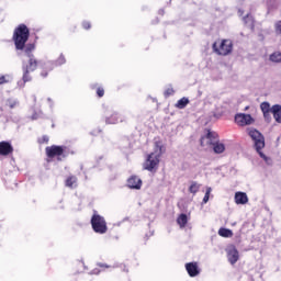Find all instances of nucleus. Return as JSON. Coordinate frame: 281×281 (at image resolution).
Segmentation results:
<instances>
[{"instance_id":"nucleus-16","label":"nucleus","mask_w":281,"mask_h":281,"mask_svg":"<svg viewBox=\"0 0 281 281\" xmlns=\"http://www.w3.org/2000/svg\"><path fill=\"white\" fill-rule=\"evenodd\" d=\"M271 113L278 124H281V105L274 104L271 106Z\"/></svg>"},{"instance_id":"nucleus-9","label":"nucleus","mask_w":281,"mask_h":281,"mask_svg":"<svg viewBox=\"0 0 281 281\" xmlns=\"http://www.w3.org/2000/svg\"><path fill=\"white\" fill-rule=\"evenodd\" d=\"M218 142L216 132L207 131L206 135L201 137V146H214Z\"/></svg>"},{"instance_id":"nucleus-30","label":"nucleus","mask_w":281,"mask_h":281,"mask_svg":"<svg viewBox=\"0 0 281 281\" xmlns=\"http://www.w3.org/2000/svg\"><path fill=\"white\" fill-rule=\"evenodd\" d=\"M97 95L99 98H103L104 97V88H98L97 89Z\"/></svg>"},{"instance_id":"nucleus-23","label":"nucleus","mask_w":281,"mask_h":281,"mask_svg":"<svg viewBox=\"0 0 281 281\" xmlns=\"http://www.w3.org/2000/svg\"><path fill=\"white\" fill-rule=\"evenodd\" d=\"M200 189L201 184L192 182L191 186L189 187V192H191V194H196V192H199Z\"/></svg>"},{"instance_id":"nucleus-37","label":"nucleus","mask_w":281,"mask_h":281,"mask_svg":"<svg viewBox=\"0 0 281 281\" xmlns=\"http://www.w3.org/2000/svg\"><path fill=\"white\" fill-rule=\"evenodd\" d=\"M126 272H128V269H125Z\"/></svg>"},{"instance_id":"nucleus-24","label":"nucleus","mask_w":281,"mask_h":281,"mask_svg":"<svg viewBox=\"0 0 281 281\" xmlns=\"http://www.w3.org/2000/svg\"><path fill=\"white\" fill-rule=\"evenodd\" d=\"M244 23L245 25H247L248 27H254V16H251V14H247L244 18Z\"/></svg>"},{"instance_id":"nucleus-26","label":"nucleus","mask_w":281,"mask_h":281,"mask_svg":"<svg viewBox=\"0 0 281 281\" xmlns=\"http://www.w3.org/2000/svg\"><path fill=\"white\" fill-rule=\"evenodd\" d=\"M19 104V100H16V99H9L8 101H7V106L9 108V109H16V105Z\"/></svg>"},{"instance_id":"nucleus-14","label":"nucleus","mask_w":281,"mask_h":281,"mask_svg":"<svg viewBox=\"0 0 281 281\" xmlns=\"http://www.w3.org/2000/svg\"><path fill=\"white\" fill-rule=\"evenodd\" d=\"M235 203L237 205H246V203H249V198L247 196V193L236 192L235 193Z\"/></svg>"},{"instance_id":"nucleus-35","label":"nucleus","mask_w":281,"mask_h":281,"mask_svg":"<svg viewBox=\"0 0 281 281\" xmlns=\"http://www.w3.org/2000/svg\"><path fill=\"white\" fill-rule=\"evenodd\" d=\"M43 142H49V137L48 136H43Z\"/></svg>"},{"instance_id":"nucleus-22","label":"nucleus","mask_w":281,"mask_h":281,"mask_svg":"<svg viewBox=\"0 0 281 281\" xmlns=\"http://www.w3.org/2000/svg\"><path fill=\"white\" fill-rule=\"evenodd\" d=\"M271 63H281V53L274 52L270 55Z\"/></svg>"},{"instance_id":"nucleus-12","label":"nucleus","mask_w":281,"mask_h":281,"mask_svg":"<svg viewBox=\"0 0 281 281\" xmlns=\"http://www.w3.org/2000/svg\"><path fill=\"white\" fill-rule=\"evenodd\" d=\"M227 251V258H228V262H231L232 265H236L238 262V250L236 249V247L231 246L226 249Z\"/></svg>"},{"instance_id":"nucleus-33","label":"nucleus","mask_w":281,"mask_h":281,"mask_svg":"<svg viewBox=\"0 0 281 281\" xmlns=\"http://www.w3.org/2000/svg\"><path fill=\"white\" fill-rule=\"evenodd\" d=\"M90 273L91 276H100V269L95 268Z\"/></svg>"},{"instance_id":"nucleus-7","label":"nucleus","mask_w":281,"mask_h":281,"mask_svg":"<svg viewBox=\"0 0 281 281\" xmlns=\"http://www.w3.org/2000/svg\"><path fill=\"white\" fill-rule=\"evenodd\" d=\"M66 150H67V147L65 146L53 145L50 147H46V155L47 157H50V158L57 157V159L60 160V157H65Z\"/></svg>"},{"instance_id":"nucleus-25","label":"nucleus","mask_w":281,"mask_h":281,"mask_svg":"<svg viewBox=\"0 0 281 281\" xmlns=\"http://www.w3.org/2000/svg\"><path fill=\"white\" fill-rule=\"evenodd\" d=\"M260 109L262 113H271V104H269V102H262Z\"/></svg>"},{"instance_id":"nucleus-27","label":"nucleus","mask_w":281,"mask_h":281,"mask_svg":"<svg viewBox=\"0 0 281 281\" xmlns=\"http://www.w3.org/2000/svg\"><path fill=\"white\" fill-rule=\"evenodd\" d=\"M12 80L10 75L0 76V85H8Z\"/></svg>"},{"instance_id":"nucleus-1","label":"nucleus","mask_w":281,"mask_h":281,"mask_svg":"<svg viewBox=\"0 0 281 281\" xmlns=\"http://www.w3.org/2000/svg\"><path fill=\"white\" fill-rule=\"evenodd\" d=\"M30 38V30L25 24H21L15 29L13 34V41L15 49L23 52L22 56V80L18 81L19 89L25 88L26 82H32V71H36L38 68V60L34 56V44H26ZM26 44V45H25Z\"/></svg>"},{"instance_id":"nucleus-3","label":"nucleus","mask_w":281,"mask_h":281,"mask_svg":"<svg viewBox=\"0 0 281 281\" xmlns=\"http://www.w3.org/2000/svg\"><path fill=\"white\" fill-rule=\"evenodd\" d=\"M247 131L261 159L266 160V164H271V158L267 157L263 153H261V149L265 148V136H262V133H260L256 128H248Z\"/></svg>"},{"instance_id":"nucleus-29","label":"nucleus","mask_w":281,"mask_h":281,"mask_svg":"<svg viewBox=\"0 0 281 281\" xmlns=\"http://www.w3.org/2000/svg\"><path fill=\"white\" fill-rule=\"evenodd\" d=\"M82 27H83V30H91V22L83 21L82 22Z\"/></svg>"},{"instance_id":"nucleus-13","label":"nucleus","mask_w":281,"mask_h":281,"mask_svg":"<svg viewBox=\"0 0 281 281\" xmlns=\"http://www.w3.org/2000/svg\"><path fill=\"white\" fill-rule=\"evenodd\" d=\"M186 270L190 278H196L201 271L199 270V265L196 262L186 263Z\"/></svg>"},{"instance_id":"nucleus-18","label":"nucleus","mask_w":281,"mask_h":281,"mask_svg":"<svg viewBox=\"0 0 281 281\" xmlns=\"http://www.w3.org/2000/svg\"><path fill=\"white\" fill-rule=\"evenodd\" d=\"M218 236H222V238H232V236H234V233L229 228H220Z\"/></svg>"},{"instance_id":"nucleus-28","label":"nucleus","mask_w":281,"mask_h":281,"mask_svg":"<svg viewBox=\"0 0 281 281\" xmlns=\"http://www.w3.org/2000/svg\"><path fill=\"white\" fill-rule=\"evenodd\" d=\"M210 194H212V188L207 187L202 203L205 204L210 201Z\"/></svg>"},{"instance_id":"nucleus-34","label":"nucleus","mask_w":281,"mask_h":281,"mask_svg":"<svg viewBox=\"0 0 281 281\" xmlns=\"http://www.w3.org/2000/svg\"><path fill=\"white\" fill-rule=\"evenodd\" d=\"M172 93H175V90L170 88L165 91V95H172Z\"/></svg>"},{"instance_id":"nucleus-31","label":"nucleus","mask_w":281,"mask_h":281,"mask_svg":"<svg viewBox=\"0 0 281 281\" xmlns=\"http://www.w3.org/2000/svg\"><path fill=\"white\" fill-rule=\"evenodd\" d=\"M276 32L281 35V20L276 23Z\"/></svg>"},{"instance_id":"nucleus-11","label":"nucleus","mask_w":281,"mask_h":281,"mask_svg":"<svg viewBox=\"0 0 281 281\" xmlns=\"http://www.w3.org/2000/svg\"><path fill=\"white\" fill-rule=\"evenodd\" d=\"M119 122H126V116L117 112H113L110 116L105 119L106 124H117Z\"/></svg>"},{"instance_id":"nucleus-17","label":"nucleus","mask_w":281,"mask_h":281,"mask_svg":"<svg viewBox=\"0 0 281 281\" xmlns=\"http://www.w3.org/2000/svg\"><path fill=\"white\" fill-rule=\"evenodd\" d=\"M67 188H78V178L76 176H70L66 179Z\"/></svg>"},{"instance_id":"nucleus-2","label":"nucleus","mask_w":281,"mask_h":281,"mask_svg":"<svg viewBox=\"0 0 281 281\" xmlns=\"http://www.w3.org/2000/svg\"><path fill=\"white\" fill-rule=\"evenodd\" d=\"M164 153H166V148H164L161 142H156L154 151L147 155V158L143 165L144 170H148V172H157L159 161Z\"/></svg>"},{"instance_id":"nucleus-32","label":"nucleus","mask_w":281,"mask_h":281,"mask_svg":"<svg viewBox=\"0 0 281 281\" xmlns=\"http://www.w3.org/2000/svg\"><path fill=\"white\" fill-rule=\"evenodd\" d=\"M263 117L267 122H271V112H263Z\"/></svg>"},{"instance_id":"nucleus-19","label":"nucleus","mask_w":281,"mask_h":281,"mask_svg":"<svg viewBox=\"0 0 281 281\" xmlns=\"http://www.w3.org/2000/svg\"><path fill=\"white\" fill-rule=\"evenodd\" d=\"M188 104H190V99L183 97L180 100H178V102L176 103V108L177 109H186V106H188Z\"/></svg>"},{"instance_id":"nucleus-10","label":"nucleus","mask_w":281,"mask_h":281,"mask_svg":"<svg viewBox=\"0 0 281 281\" xmlns=\"http://www.w3.org/2000/svg\"><path fill=\"white\" fill-rule=\"evenodd\" d=\"M127 188L131 190H142V179L137 176H131L127 179Z\"/></svg>"},{"instance_id":"nucleus-36","label":"nucleus","mask_w":281,"mask_h":281,"mask_svg":"<svg viewBox=\"0 0 281 281\" xmlns=\"http://www.w3.org/2000/svg\"><path fill=\"white\" fill-rule=\"evenodd\" d=\"M238 13L241 15L243 14V10H239Z\"/></svg>"},{"instance_id":"nucleus-5","label":"nucleus","mask_w":281,"mask_h":281,"mask_svg":"<svg viewBox=\"0 0 281 281\" xmlns=\"http://www.w3.org/2000/svg\"><path fill=\"white\" fill-rule=\"evenodd\" d=\"M91 226L95 234H106L109 226H106V220L100 214L94 213L91 217Z\"/></svg>"},{"instance_id":"nucleus-21","label":"nucleus","mask_w":281,"mask_h":281,"mask_svg":"<svg viewBox=\"0 0 281 281\" xmlns=\"http://www.w3.org/2000/svg\"><path fill=\"white\" fill-rule=\"evenodd\" d=\"M213 150L217 155H221V153H225V145L223 143L216 142L215 144H213Z\"/></svg>"},{"instance_id":"nucleus-8","label":"nucleus","mask_w":281,"mask_h":281,"mask_svg":"<svg viewBox=\"0 0 281 281\" xmlns=\"http://www.w3.org/2000/svg\"><path fill=\"white\" fill-rule=\"evenodd\" d=\"M235 122L238 126H251L256 120L246 113H238L235 115Z\"/></svg>"},{"instance_id":"nucleus-15","label":"nucleus","mask_w":281,"mask_h":281,"mask_svg":"<svg viewBox=\"0 0 281 281\" xmlns=\"http://www.w3.org/2000/svg\"><path fill=\"white\" fill-rule=\"evenodd\" d=\"M12 150H14V148H12V144H10L8 142L0 143V155H2V156L10 155V153H12Z\"/></svg>"},{"instance_id":"nucleus-6","label":"nucleus","mask_w":281,"mask_h":281,"mask_svg":"<svg viewBox=\"0 0 281 281\" xmlns=\"http://www.w3.org/2000/svg\"><path fill=\"white\" fill-rule=\"evenodd\" d=\"M67 63V59L65 58V55L60 54L59 57L55 61H46L43 65V71L41 72L42 78H47V71H52L54 67H60L61 65H65Z\"/></svg>"},{"instance_id":"nucleus-20","label":"nucleus","mask_w":281,"mask_h":281,"mask_svg":"<svg viewBox=\"0 0 281 281\" xmlns=\"http://www.w3.org/2000/svg\"><path fill=\"white\" fill-rule=\"evenodd\" d=\"M178 225L183 228L186 225H188V215L186 214H180L179 217L177 218Z\"/></svg>"},{"instance_id":"nucleus-4","label":"nucleus","mask_w":281,"mask_h":281,"mask_svg":"<svg viewBox=\"0 0 281 281\" xmlns=\"http://www.w3.org/2000/svg\"><path fill=\"white\" fill-rule=\"evenodd\" d=\"M213 49L218 56H229V53L234 49L232 40H222L213 44Z\"/></svg>"}]
</instances>
